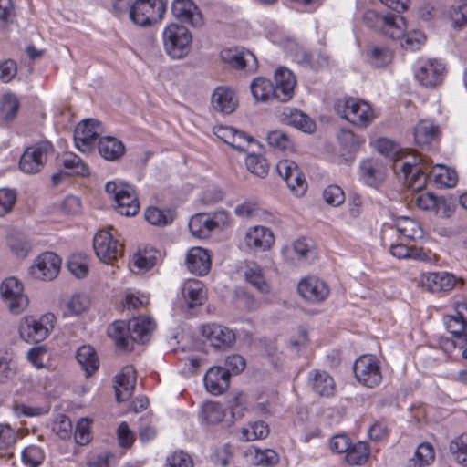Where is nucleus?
<instances>
[{"label": "nucleus", "instance_id": "obj_5", "mask_svg": "<svg viewBox=\"0 0 467 467\" xmlns=\"http://www.w3.org/2000/svg\"><path fill=\"white\" fill-rule=\"evenodd\" d=\"M335 111L350 123L367 127L373 119L371 107L364 100L355 98L338 99L335 103Z\"/></svg>", "mask_w": 467, "mask_h": 467}, {"label": "nucleus", "instance_id": "obj_53", "mask_svg": "<svg viewBox=\"0 0 467 467\" xmlns=\"http://www.w3.org/2000/svg\"><path fill=\"white\" fill-rule=\"evenodd\" d=\"M247 170L254 175L264 178L267 175L269 165L266 160L257 154H249L245 160Z\"/></svg>", "mask_w": 467, "mask_h": 467}, {"label": "nucleus", "instance_id": "obj_41", "mask_svg": "<svg viewBox=\"0 0 467 467\" xmlns=\"http://www.w3.org/2000/svg\"><path fill=\"white\" fill-rule=\"evenodd\" d=\"M251 92L256 100L275 99L274 83L265 78H257L251 83Z\"/></svg>", "mask_w": 467, "mask_h": 467}, {"label": "nucleus", "instance_id": "obj_31", "mask_svg": "<svg viewBox=\"0 0 467 467\" xmlns=\"http://www.w3.org/2000/svg\"><path fill=\"white\" fill-rule=\"evenodd\" d=\"M222 57L235 68L246 69L249 72H253L257 68V59L255 56L248 50L235 49L223 51Z\"/></svg>", "mask_w": 467, "mask_h": 467}, {"label": "nucleus", "instance_id": "obj_45", "mask_svg": "<svg viewBox=\"0 0 467 467\" xmlns=\"http://www.w3.org/2000/svg\"><path fill=\"white\" fill-rule=\"evenodd\" d=\"M448 331L455 337L459 342L458 346L460 348H463L467 346V329L464 328L462 319L457 316H449L445 321Z\"/></svg>", "mask_w": 467, "mask_h": 467}, {"label": "nucleus", "instance_id": "obj_26", "mask_svg": "<svg viewBox=\"0 0 467 467\" xmlns=\"http://www.w3.org/2000/svg\"><path fill=\"white\" fill-rule=\"evenodd\" d=\"M307 383L311 390L320 397L328 398L335 394V380L325 370H311L308 373Z\"/></svg>", "mask_w": 467, "mask_h": 467}, {"label": "nucleus", "instance_id": "obj_32", "mask_svg": "<svg viewBox=\"0 0 467 467\" xmlns=\"http://www.w3.org/2000/svg\"><path fill=\"white\" fill-rule=\"evenodd\" d=\"M282 116L285 123L304 132L312 133L316 130L315 121L300 110L296 109H285Z\"/></svg>", "mask_w": 467, "mask_h": 467}, {"label": "nucleus", "instance_id": "obj_39", "mask_svg": "<svg viewBox=\"0 0 467 467\" xmlns=\"http://www.w3.org/2000/svg\"><path fill=\"white\" fill-rule=\"evenodd\" d=\"M76 358L88 375H91L99 368V360L91 346L84 345L78 348Z\"/></svg>", "mask_w": 467, "mask_h": 467}, {"label": "nucleus", "instance_id": "obj_34", "mask_svg": "<svg viewBox=\"0 0 467 467\" xmlns=\"http://www.w3.org/2000/svg\"><path fill=\"white\" fill-rule=\"evenodd\" d=\"M182 293L190 308L202 305L205 296L203 284L197 279L186 280L182 285Z\"/></svg>", "mask_w": 467, "mask_h": 467}, {"label": "nucleus", "instance_id": "obj_48", "mask_svg": "<svg viewBox=\"0 0 467 467\" xmlns=\"http://www.w3.org/2000/svg\"><path fill=\"white\" fill-rule=\"evenodd\" d=\"M144 216L149 223L160 227L166 226L173 221V215L171 211H163L157 207L147 208Z\"/></svg>", "mask_w": 467, "mask_h": 467}, {"label": "nucleus", "instance_id": "obj_46", "mask_svg": "<svg viewBox=\"0 0 467 467\" xmlns=\"http://www.w3.org/2000/svg\"><path fill=\"white\" fill-rule=\"evenodd\" d=\"M431 173L435 182L441 186L451 188L457 183L458 177L456 171L444 165H436L433 167Z\"/></svg>", "mask_w": 467, "mask_h": 467}, {"label": "nucleus", "instance_id": "obj_35", "mask_svg": "<svg viewBox=\"0 0 467 467\" xmlns=\"http://www.w3.org/2000/svg\"><path fill=\"white\" fill-rule=\"evenodd\" d=\"M158 254L159 252L153 248L139 251L130 265L131 271L140 274L151 269L156 265Z\"/></svg>", "mask_w": 467, "mask_h": 467}, {"label": "nucleus", "instance_id": "obj_13", "mask_svg": "<svg viewBox=\"0 0 467 467\" xmlns=\"http://www.w3.org/2000/svg\"><path fill=\"white\" fill-rule=\"evenodd\" d=\"M445 74V65L432 58L420 60L415 69L416 79L426 88H434L441 84Z\"/></svg>", "mask_w": 467, "mask_h": 467}, {"label": "nucleus", "instance_id": "obj_17", "mask_svg": "<svg viewBox=\"0 0 467 467\" xmlns=\"http://www.w3.org/2000/svg\"><path fill=\"white\" fill-rule=\"evenodd\" d=\"M276 171L295 194L297 196L304 194L306 191L307 184L295 161L282 160L277 163Z\"/></svg>", "mask_w": 467, "mask_h": 467}, {"label": "nucleus", "instance_id": "obj_20", "mask_svg": "<svg viewBox=\"0 0 467 467\" xmlns=\"http://www.w3.org/2000/svg\"><path fill=\"white\" fill-rule=\"evenodd\" d=\"M171 13L181 22L188 23L193 27H202L204 24L202 12L192 0H174Z\"/></svg>", "mask_w": 467, "mask_h": 467}, {"label": "nucleus", "instance_id": "obj_30", "mask_svg": "<svg viewBox=\"0 0 467 467\" xmlns=\"http://www.w3.org/2000/svg\"><path fill=\"white\" fill-rule=\"evenodd\" d=\"M212 107L215 111L223 114L234 112L237 107L235 93L225 87H218L212 95Z\"/></svg>", "mask_w": 467, "mask_h": 467}, {"label": "nucleus", "instance_id": "obj_9", "mask_svg": "<svg viewBox=\"0 0 467 467\" xmlns=\"http://www.w3.org/2000/svg\"><path fill=\"white\" fill-rule=\"evenodd\" d=\"M388 173L383 158L370 157L363 159L358 165V176L367 186L378 189L384 182Z\"/></svg>", "mask_w": 467, "mask_h": 467}, {"label": "nucleus", "instance_id": "obj_33", "mask_svg": "<svg viewBox=\"0 0 467 467\" xmlns=\"http://www.w3.org/2000/svg\"><path fill=\"white\" fill-rule=\"evenodd\" d=\"M98 148L101 157L110 161L119 160L125 152L124 144L118 139L110 136L100 138Z\"/></svg>", "mask_w": 467, "mask_h": 467}, {"label": "nucleus", "instance_id": "obj_50", "mask_svg": "<svg viewBox=\"0 0 467 467\" xmlns=\"http://www.w3.org/2000/svg\"><path fill=\"white\" fill-rule=\"evenodd\" d=\"M89 300L84 295H74L63 306L64 316H78L88 309Z\"/></svg>", "mask_w": 467, "mask_h": 467}, {"label": "nucleus", "instance_id": "obj_7", "mask_svg": "<svg viewBox=\"0 0 467 467\" xmlns=\"http://www.w3.org/2000/svg\"><path fill=\"white\" fill-rule=\"evenodd\" d=\"M0 296L13 314L22 313L28 305L22 282L14 276L7 277L1 283Z\"/></svg>", "mask_w": 467, "mask_h": 467}, {"label": "nucleus", "instance_id": "obj_10", "mask_svg": "<svg viewBox=\"0 0 467 467\" xmlns=\"http://www.w3.org/2000/svg\"><path fill=\"white\" fill-rule=\"evenodd\" d=\"M54 319L53 315H45L39 319L25 317L19 325V335L27 342L43 341L53 328Z\"/></svg>", "mask_w": 467, "mask_h": 467}, {"label": "nucleus", "instance_id": "obj_49", "mask_svg": "<svg viewBox=\"0 0 467 467\" xmlns=\"http://www.w3.org/2000/svg\"><path fill=\"white\" fill-rule=\"evenodd\" d=\"M369 456V449L366 442H357L351 445L346 454V461L351 465L364 464Z\"/></svg>", "mask_w": 467, "mask_h": 467}, {"label": "nucleus", "instance_id": "obj_57", "mask_svg": "<svg viewBox=\"0 0 467 467\" xmlns=\"http://www.w3.org/2000/svg\"><path fill=\"white\" fill-rule=\"evenodd\" d=\"M338 141L342 149L348 153L357 152L360 143L363 142L359 137L349 130H341L338 134Z\"/></svg>", "mask_w": 467, "mask_h": 467}, {"label": "nucleus", "instance_id": "obj_27", "mask_svg": "<svg viewBox=\"0 0 467 467\" xmlns=\"http://www.w3.org/2000/svg\"><path fill=\"white\" fill-rule=\"evenodd\" d=\"M211 254L208 250L201 247L192 248L186 257L188 270L197 275L202 276L211 269Z\"/></svg>", "mask_w": 467, "mask_h": 467}, {"label": "nucleus", "instance_id": "obj_14", "mask_svg": "<svg viewBox=\"0 0 467 467\" xmlns=\"http://www.w3.org/2000/svg\"><path fill=\"white\" fill-rule=\"evenodd\" d=\"M201 333L211 347L220 350L232 348L236 339L235 334L231 328L216 323L202 325Z\"/></svg>", "mask_w": 467, "mask_h": 467}, {"label": "nucleus", "instance_id": "obj_3", "mask_svg": "<svg viewBox=\"0 0 467 467\" xmlns=\"http://www.w3.org/2000/svg\"><path fill=\"white\" fill-rule=\"evenodd\" d=\"M367 26L392 39H400L405 33V20L401 16L388 14L381 16L374 10H367L363 16Z\"/></svg>", "mask_w": 467, "mask_h": 467}, {"label": "nucleus", "instance_id": "obj_61", "mask_svg": "<svg viewBox=\"0 0 467 467\" xmlns=\"http://www.w3.org/2000/svg\"><path fill=\"white\" fill-rule=\"evenodd\" d=\"M411 202L421 210L429 211L437 206L436 197L430 192H417L411 198Z\"/></svg>", "mask_w": 467, "mask_h": 467}, {"label": "nucleus", "instance_id": "obj_6", "mask_svg": "<svg viewBox=\"0 0 467 467\" xmlns=\"http://www.w3.org/2000/svg\"><path fill=\"white\" fill-rule=\"evenodd\" d=\"M167 5L164 0H136L130 9V18L140 26H150L162 20Z\"/></svg>", "mask_w": 467, "mask_h": 467}, {"label": "nucleus", "instance_id": "obj_40", "mask_svg": "<svg viewBox=\"0 0 467 467\" xmlns=\"http://www.w3.org/2000/svg\"><path fill=\"white\" fill-rule=\"evenodd\" d=\"M59 161L71 175L86 176L89 173L88 165L75 153H65L61 156Z\"/></svg>", "mask_w": 467, "mask_h": 467}, {"label": "nucleus", "instance_id": "obj_12", "mask_svg": "<svg viewBox=\"0 0 467 467\" xmlns=\"http://www.w3.org/2000/svg\"><path fill=\"white\" fill-rule=\"evenodd\" d=\"M357 379L366 387L374 388L382 379L379 360L373 355H362L354 364Z\"/></svg>", "mask_w": 467, "mask_h": 467}, {"label": "nucleus", "instance_id": "obj_19", "mask_svg": "<svg viewBox=\"0 0 467 467\" xmlns=\"http://www.w3.org/2000/svg\"><path fill=\"white\" fill-rule=\"evenodd\" d=\"M297 289L302 297L312 303L324 301L330 292L327 284L314 275L302 279L297 285Z\"/></svg>", "mask_w": 467, "mask_h": 467}, {"label": "nucleus", "instance_id": "obj_58", "mask_svg": "<svg viewBox=\"0 0 467 467\" xmlns=\"http://www.w3.org/2000/svg\"><path fill=\"white\" fill-rule=\"evenodd\" d=\"M229 409L234 420L243 418L247 410L246 397L243 393L234 395L229 400Z\"/></svg>", "mask_w": 467, "mask_h": 467}, {"label": "nucleus", "instance_id": "obj_64", "mask_svg": "<svg viewBox=\"0 0 467 467\" xmlns=\"http://www.w3.org/2000/svg\"><path fill=\"white\" fill-rule=\"evenodd\" d=\"M167 467H193V463L188 453L179 451L167 458Z\"/></svg>", "mask_w": 467, "mask_h": 467}, {"label": "nucleus", "instance_id": "obj_21", "mask_svg": "<svg viewBox=\"0 0 467 467\" xmlns=\"http://www.w3.org/2000/svg\"><path fill=\"white\" fill-rule=\"evenodd\" d=\"M293 60L303 68L318 71L328 67L329 56L322 50L308 51L298 47L293 54Z\"/></svg>", "mask_w": 467, "mask_h": 467}, {"label": "nucleus", "instance_id": "obj_37", "mask_svg": "<svg viewBox=\"0 0 467 467\" xmlns=\"http://www.w3.org/2000/svg\"><path fill=\"white\" fill-rule=\"evenodd\" d=\"M439 128L430 120H420L414 129L415 142L419 146L429 145L438 136Z\"/></svg>", "mask_w": 467, "mask_h": 467}, {"label": "nucleus", "instance_id": "obj_1", "mask_svg": "<svg viewBox=\"0 0 467 467\" xmlns=\"http://www.w3.org/2000/svg\"><path fill=\"white\" fill-rule=\"evenodd\" d=\"M154 328L155 323L152 318L140 316L130 320L128 324L125 321L114 322L108 333L118 348L130 350L133 347V342L147 341Z\"/></svg>", "mask_w": 467, "mask_h": 467}, {"label": "nucleus", "instance_id": "obj_62", "mask_svg": "<svg viewBox=\"0 0 467 467\" xmlns=\"http://www.w3.org/2000/svg\"><path fill=\"white\" fill-rule=\"evenodd\" d=\"M67 268L78 278L85 277L88 270L86 259L80 255H72L67 262Z\"/></svg>", "mask_w": 467, "mask_h": 467}, {"label": "nucleus", "instance_id": "obj_8", "mask_svg": "<svg viewBox=\"0 0 467 467\" xmlns=\"http://www.w3.org/2000/svg\"><path fill=\"white\" fill-rule=\"evenodd\" d=\"M52 151L53 146L49 141H41L26 148L20 158V170L28 174L39 172Z\"/></svg>", "mask_w": 467, "mask_h": 467}, {"label": "nucleus", "instance_id": "obj_15", "mask_svg": "<svg viewBox=\"0 0 467 467\" xmlns=\"http://www.w3.org/2000/svg\"><path fill=\"white\" fill-rule=\"evenodd\" d=\"M61 259L52 252L40 254L30 267V275L39 280H53L59 273Z\"/></svg>", "mask_w": 467, "mask_h": 467}, {"label": "nucleus", "instance_id": "obj_63", "mask_svg": "<svg viewBox=\"0 0 467 467\" xmlns=\"http://www.w3.org/2000/svg\"><path fill=\"white\" fill-rule=\"evenodd\" d=\"M449 14L454 27L467 25V4L452 5Z\"/></svg>", "mask_w": 467, "mask_h": 467}, {"label": "nucleus", "instance_id": "obj_38", "mask_svg": "<svg viewBox=\"0 0 467 467\" xmlns=\"http://www.w3.org/2000/svg\"><path fill=\"white\" fill-rule=\"evenodd\" d=\"M244 277L254 288L262 294H267L270 291L269 285L266 283L263 270L255 263H249L244 271Z\"/></svg>", "mask_w": 467, "mask_h": 467}, {"label": "nucleus", "instance_id": "obj_47", "mask_svg": "<svg viewBox=\"0 0 467 467\" xmlns=\"http://www.w3.org/2000/svg\"><path fill=\"white\" fill-rule=\"evenodd\" d=\"M19 106V101L14 94L3 95L0 100V117L6 121L13 120L16 117Z\"/></svg>", "mask_w": 467, "mask_h": 467}, {"label": "nucleus", "instance_id": "obj_23", "mask_svg": "<svg viewBox=\"0 0 467 467\" xmlns=\"http://www.w3.org/2000/svg\"><path fill=\"white\" fill-rule=\"evenodd\" d=\"M274 243V234L265 226L257 225L250 227L244 235V244L246 247L252 250L266 251L271 248Z\"/></svg>", "mask_w": 467, "mask_h": 467}, {"label": "nucleus", "instance_id": "obj_29", "mask_svg": "<svg viewBox=\"0 0 467 467\" xmlns=\"http://www.w3.org/2000/svg\"><path fill=\"white\" fill-rule=\"evenodd\" d=\"M231 374L223 367L211 368L204 376L206 389L213 394L219 395L225 391L230 385Z\"/></svg>", "mask_w": 467, "mask_h": 467}, {"label": "nucleus", "instance_id": "obj_55", "mask_svg": "<svg viewBox=\"0 0 467 467\" xmlns=\"http://www.w3.org/2000/svg\"><path fill=\"white\" fill-rule=\"evenodd\" d=\"M395 226L397 231L408 239H414L421 233L419 223L408 217L399 218L395 223Z\"/></svg>", "mask_w": 467, "mask_h": 467}, {"label": "nucleus", "instance_id": "obj_24", "mask_svg": "<svg viewBox=\"0 0 467 467\" xmlns=\"http://www.w3.org/2000/svg\"><path fill=\"white\" fill-rule=\"evenodd\" d=\"M275 99L286 102L294 94V88L296 84L294 74L285 67H279L275 73Z\"/></svg>", "mask_w": 467, "mask_h": 467}, {"label": "nucleus", "instance_id": "obj_52", "mask_svg": "<svg viewBox=\"0 0 467 467\" xmlns=\"http://www.w3.org/2000/svg\"><path fill=\"white\" fill-rule=\"evenodd\" d=\"M392 60V52L383 46H372L369 51V63L376 67H384Z\"/></svg>", "mask_w": 467, "mask_h": 467}, {"label": "nucleus", "instance_id": "obj_16", "mask_svg": "<svg viewBox=\"0 0 467 467\" xmlns=\"http://www.w3.org/2000/svg\"><path fill=\"white\" fill-rule=\"evenodd\" d=\"M93 247L102 262L109 263L120 255L122 245L113 238L111 233L101 230L94 236Z\"/></svg>", "mask_w": 467, "mask_h": 467}, {"label": "nucleus", "instance_id": "obj_44", "mask_svg": "<svg viewBox=\"0 0 467 467\" xmlns=\"http://www.w3.org/2000/svg\"><path fill=\"white\" fill-rule=\"evenodd\" d=\"M267 142L270 147L281 151H293L295 143L293 140L284 131L275 130L267 135Z\"/></svg>", "mask_w": 467, "mask_h": 467}, {"label": "nucleus", "instance_id": "obj_4", "mask_svg": "<svg viewBox=\"0 0 467 467\" xmlns=\"http://www.w3.org/2000/svg\"><path fill=\"white\" fill-rule=\"evenodd\" d=\"M108 194L113 196L116 210L125 216H134L139 213L140 202L133 187L122 182L110 181L105 185Z\"/></svg>", "mask_w": 467, "mask_h": 467}, {"label": "nucleus", "instance_id": "obj_18", "mask_svg": "<svg viewBox=\"0 0 467 467\" xmlns=\"http://www.w3.org/2000/svg\"><path fill=\"white\" fill-rule=\"evenodd\" d=\"M99 122L85 119L78 124L74 131L76 147L82 152H90L99 135Z\"/></svg>", "mask_w": 467, "mask_h": 467}, {"label": "nucleus", "instance_id": "obj_54", "mask_svg": "<svg viewBox=\"0 0 467 467\" xmlns=\"http://www.w3.org/2000/svg\"><path fill=\"white\" fill-rule=\"evenodd\" d=\"M285 252H293L297 256L298 261H307L316 254L313 249L312 241L305 238L296 240L293 246L285 248Z\"/></svg>", "mask_w": 467, "mask_h": 467}, {"label": "nucleus", "instance_id": "obj_36", "mask_svg": "<svg viewBox=\"0 0 467 467\" xmlns=\"http://www.w3.org/2000/svg\"><path fill=\"white\" fill-rule=\"evenodd\" d=\"M244 456L254 465L272 466L278 462V454L272 450L261 451L254 446H250L244 452Z\"/></svg>", "mask_w": 467, "mask_h": 467}, {"label": "nucleus", "instance_id": "obj_59", "mask_svg": "<svg viewBox=\"0 0 467 467\" xmlns=\"http://www.w3.org/2000/svg\"><path fill=\"white\" fill-rule=\"evenodd\" d=\"M16 202V192L8 188L0 189V217L8 214Z\"/></svg>", "mask_w": 467, "mask_h": 467}, {"label": "nucleus", "instance_id": "obj_42", "mask_svg": "<svg viewBox=\"0 0 467 467\" xmlns=\"http://www.w3.org/2000/svg\"><path fill=\"white\" fill-rule=\"evenodd\" d=\"M435 459V452L432 445L427 442L420 444L415 455L408 463V467H424L431 464Z\"/></svg>", "mask_w": 467, "mask_h": 467}, {"label": "nucleus", "instance_id": "obj_28", "mask_svg": "<svg viewBox=\"0 0 467 467\" xmlns=\"http://www.w3.org/2000/svg\"><path fill=\"white\" fill-rule=\"evenodd\" d=\"M421 283L432 293L451 291L456 285V278L447 272H434L423 275Z\"/></svg>", "mask_w": 467, "mask_h": 467}, {"label": "nucleus", "instance_id": "obj_22", "mask_svg": "<svg viewBox=\"0 0 467 467\" xmlns=\"http://www.w3.org/2000/svg\"><path fill=\"white\" fill-rule=\"evenodd\" d=\"M420 161H422V158L420 156L414 157L413 162L397 161L394 163V171H397L398 169L401 171L408 186L412 190L421 189L427 182L425 171L419 166Z\"/></svg>", "mask_w": 467, "mask_h": 467}, {"label": "nucleus", "instance_id": "obj_25", "mask_svg": "<svg viewBox=\"0 0 467 467\" xmlns=\"http://www.w3.org/2000/svg\"><path fill=\"white\" fill-rule=\"evenodd\" d=\"M114 389L116 399L119 402L129 400L135 389L136 371L132 366L124 367L121 371L115 376Z\"/></svg>", "mask_w": 467, "mask_h": 467}, {"label": "nucleus", "instance_id": "obj_11", "mask_svg": "<svg viewBox=\"0 0 467 467\" xmlns=\"http://www.w3.org/2000/svg\"><path fill=\"white\" fill-rule=\"evenodd\" d=\"M228 222V214L224 211L215 213L213 216L207 213H197L189 221L191 234L200 239L209 237L210 234Z\"/></svg>", "mask_w": 467, "mask_h": 467}, {"label": "nucleus", "instance_id": "obj_51", "mask_svg": "<svg viewBox=\"0 0 467 467\" xmlns=\"http://www.w3.org/2000/svg\"><path fill=\"white\" fill-rule=\"evenodd\" d=\"M450 451L459 464L467 467V432L461 434L451 442Z\"/></svg>", "mask_w": 467, "mask_h": 467}, {"label": "nucleus", "instance_id": "obj_60", "mask_svg": "<svg viewBox=\"0 0 467 467\" xmlns=\"http://www.w3.org/2000/svg\"><path fill=\"white\" fill-rule=\"evenodd\" d=\"M325 202L332 206H339L345 201V193L337 185H329L323 192Z\"/></svg>", "mask_w": 467, "mask_h": 467}, {"label": "nucleus", "instance_id": "obj_2", "mask_svg": "<svg viewBox=\"0 0 467 467\" xmlns=\"http://www.w3.org/2000/svg\"><path fill=\"white\" fill-rule=\"evenodd\" d=\"M162 41L168 56L173 59H182L191 50L192 36L186 26L171 23L164 28Z\"/></svg>", "mask_w": 467, "mask_h": 467}, {"label": "nucleus", "instance_id": "obj_56", "mask_svg": "<svg viewBox=\"0 0 467 467\" xmlns=\"http://www.w3.org/2000/svg\"><path fill=\"white\" fill-rule=\"evenodd\" d=\"M45 459L43 451L35 445H30L22 451V461L29 467H37Z\"/></svg>", "mask_w": 467, "mask_h": 467}, {"label": "nucleus", "instance_id": "obj_43", "mask_svg": "<svg viewBox=\"0 0 467 467\" xmlns=\"http://www.w3.org/2000/svg\"><path fill=\"white\" fill-rule=\"evenodd\" d=\"M269 434V428L264 421L249 422L241 431V439L244 441L265 439Z\"/></svg>", "mask_w": 467, "mask_h": 467}]
</instances>
